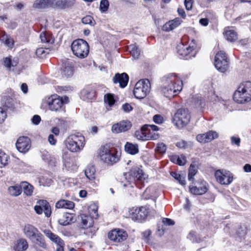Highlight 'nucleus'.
Segmentation results:
<instances>
[{"label":"nucleus","instance_id":"f257e3e1","mask_svg":"<svg viewBox=\"0 0 251 251\" xmlns=\"http://www.w3.org/2000/svg\"><path fill=\"white\" fill-rule=\"evenodd\" d=\"M161 94L171 98L177 95L182 89V81L175 74H169L162 78Z\"/></svg>","mask_w":251,"mask_h":251},{"label":"nucleus","instance_id":"f03ea898","mask_svg":"<svg viewBox=\"0 0 251 251\" xmlns=\"http://www.w3.org/2000/svg\"><path fill=\"white\" fill-rule=\"evenodd\" d=\"M233 100L238 103H242L251 100V81H245L240 84L234 92Z\"/></svg>","mask_w":251,"mask_h":251},{"label":"nucleus","instance_id":"7ed1b4c3","mask_svg":"<svg viewBox=\"0 0 251 251\" xmlns=\"http://www.w3.org/2000/svg\"><path fill=\"white\" fill-rule=\"evenodd\" d=\"M99 156L103 162L111 165L116 163L119 159L117 151L108 145L100 147L99 149Z\"/></svg>","mask_w":251,"mask_h":251},{"label":"nucleus","instance_id":"20e7f679","mask_svg":"<svg viewBox=\"0 0 251 251\" xmlns=\"http://www.w3.org/2000/svg\"><path fill=\"white\" fill-rule=\"evenodd\" d=\"M71 49L73 54L80 58L87 56L89 52V46L88 43L81 39L74 41L72 44Z\"/></svg>","mask_w":251,"mask_h":251},{"label":"nucleus","instance_id":"39448f33","mask_svg":"<svg viewBox=\"0 0 251 251\" xmlns=\"http://www.w3.org/2000/svg\"><path fill=\"white\" fill-rule=\"evenodd\" d=\"M84 137L83 136L72 135L65 141V146L68 150L73 152L80 151L84 146Z\"/></svg>","mask_w":251,"mask_h":251},{"label":"nucleus","instance_id":"423d86ee","mask_svg":"<svg viewBox=\"0 0 251 251\" xmlns=\"http://www.w3.org/2000/svg\"><path fill=\"white\" fill-rule=\"evenodd\" d=\"M191 116L187 109L181 108L177 110L174 116L173 122L178 128H182L190 122Z\"/></svg>","mask_w":251,"mask_h":251},{"label":"nucleus","instance_id":"0eeeda50","mask_svg":"<svg viewBox=\"0 0 251 251\" xmlns=\"http://www.w3.org/2000/svg\"><path fill=\"white\" fill-rule=\"evenodd\" d=\"M67 97H61L57 95L50 96L47 100V103L49 109L54 112L60 111L64 103L68 101Z\"/></svg>","mask_w":251,"mask_h":251},{"label":"nucleus","instance_id":"6e6552de","mask_svg":"<svg viewBox=\"0 0 251 251\" xmlns=\"http://www.w3.org/2000/svg\"><path fill=\"white\" fill-rule=\"evenodd\" d=\"M150 89L151 84L148 79L140 80L135 85L134 95L137 99H143L150 92Z\"/></svg>","mask_w":251,"mask_h":251},{"label":"nucleus","instance_id":"1a4fd4ad","mask_svg":"<svg viewBox=\"0 0 251 251\" xmlns=\"http://www.w3.org/2000/svg\"><path fill=\"white\" fill-rule=\"evenodd\" d=\"M214 65L218 71L225 73L229 68V61L226 53L220 51L216 53L215 56Z\"/></svg>","mask_w":251,"mask_h":251},{"label":"nucleus","instance_id":"9d476101","mask_svg":"<svg viewBox=\"0 0 251 251\" xmlns=\"http://www.w3.org/2000/svg\"><path fill=\"white\" fill-rule=\"evenodd\" d=\"M129 217L134 221L141 222L145 219L149 213L148 210L144 206L132 207L129 209Z\"/></svg>","mask_w":251,"mask_h":251},{"label":"nucleus","instance_id":"9b49d317","mask_svg":"<svg viewBox=\"0 0 251 251\" xmlns=\"http://www.w3.org/2000/svg\"><path fill=\"white\" fill-rule=\"evenodd\" d=\"M215 176L217 181L222 185H229L233 180L232 174L230 172L226 170H219L216 171Z\"/></svg>","mask_w":251,"mask_h":251},{"label":"nucleus","instance_id":"f8f14e48","mask_svg":"<svg viewBox=\"0 0 251 251\" xmlns=\"http://www.w3.org/2000/svg\"><path fill=\"white\" fill-rule=\"evenodd\" d=\"M130 176L129 184L132 183H134L136 182L142 183L145 180L146 176L143 170L140 168L136 167L132 168L129 172Z\"/></svg>","mask_w":251,"mask_h":251},{"label":"nucleus","instance_id":"ddd939ff","mask_svg":"<svg viewBox=\"0 0 251 251\" xmlns=\"http://www.w3.org/2000/svg\"><path fill=\"white\" fill-rule=\"evenodd\" d=\"M16 146L20 152L23 153L27 152L30 148V139L26 136L19 137L17 141Z\"/></svg>","mask_w":251,"mask_h":251},{"label":"nucleus","instance_id":"4468645a","mask_svg":"<svg viewBox=\"0 0 251 251\" xmlns=\"http://www.w3.org/2000/svg\"><path fill=\"white\" fill-rule=\"evenodd\" d=\"M127 237L126 231L123 230H112L108 233V238L111 240L119 243L125 241Z\"/></svg>","mask_w":251,"mask_h":251},{"label":"nucleus","instance_id":"2eb2a0df","mask_svg":"<svg viewBox=\"0 0 251 251\" xmlns=\"http://www.w3.org/2000/svg\"><path fill=\"white\" fill-rule=\"evenodd\" d=\"M190 191L194 195H202L207 191V184L203 180L198 181L195 186L189 187Z\"/></svg>","mask_w":251,"mask_h":251},{"label":"nucleus","instance_id":"dca6fc26","mask_svg":"<svg viewBox=\"0 0 251 251\" xmlns=\"http://www.w3.org/2000/svg\"><path fill=\"white\" fill-rule=\"evenodd\" d=\"M131 126V123L127 120H124L114 124L111 128L112 132L119 133L129 130Z\"/></svg>","mask_w":251,"mask_h":251},{"label":"nucleus","instance_id":"f3484780","mask_svg":"<svg viewBox=\"0 0 251 251\" xmlns=\"http://www.w3.org/2000/svg\"><path fill=\"white\" fill-rule=\"evenodd\" d=\"M145 129V134L147 135L148 140H156L159 138V134L157 131L159 128L154 125H145L144 126Z\"/></svg>","mask_w":251,"mask_h":251},{"label":"nucleus","instance_id":"a211bd4d","mask_svg":"<svg viewBox=\"0 0 251 251\" xmlns=\"http://www.w3.org/2000/svg\"><path fill=\"white\" fill-rule=\"evenodd\" d=\"M22 230L25 236L30 240L40 232L36 227L29 224H25Z\"/></svg>","mask_w":251,"mask_h":251},{"label":"nucleus","instance_id":"6ab92c4d","mask_svg":"<svg viewBox=\"0 0 251 251\" xmlns=\"http://www.w3.org/2000/svg\"><path fill=\"white\" fill-rule=\"evenodd\" d=\"M62 75L67 77L72 76L74 74L73 63L68 60H66L63 63L61 68Z\"/></svg>","mask_w":251,"mask_h":251},{"label":"nucleus","instance_id":"aec40b11","mask_svg":"<svg viewBox=\"0 0 251 251\" xmlns=\"http://www.w3.org/2000/svg\"><path fill=\"white\" fill-rule=\"evenodd\" d=\"M194 50V47L193 46H187L182 45L177 47V52L180 55L184 57L189 56L186 59L190 58L191 56H194V55L193 54Z\"/></svg>","mask_w":251,"mask_h":251},{"label":"nucleus","instance_id":"412c9836","mask_svg":"<svg viewBox=\"0 0 251 251\" xmlns=\"http://www.w3.org/2000/svg\"><path fill=\"white\" fill-rule=\"evenodd\" d=\"M28 248V242L26 239L24 238H21L15 241L13 246V251H26Z\"/></svg>","mask_w":251,"mask_h":251},{"label":"nucleus","instance_id":"4be33fe9","mask_svg":"<svg viewBox=\"0 0 251 251\" xmlns=\"http://www.w3.org/2000/svg\"><path fill=\"white\" fill-rule=\"evenodd\" d=\"M128 79V76L126 73L116 74L113 78V81L114 83H119L121 87L124 88L127 85Z\"/></svg>","mask_w":251,"mask_h":251},{"label":"nucleus","instance_id":"5701e85b","mask_svg":"<svg viewBox=\"0 0 251 251\" xmlns=\"http://www.w3.org/2000/svg\"><path fill=\"white\" fill-rule=\"evenodd\" d=\"M44 233L48 238L54 242L58 246H64V241L58 235L54 234L50 230H45L44 231Z\"/></svg>","mask_w":251,"mask_h":251},{"label":"nucleus","instance_id":"b1692460","mask_svg":"<svg viewBox=\"0 0 251 251\" xmlns=\"http://www.w3.org/2000/svg\"><path fill=\"white\" fill-rule=\"evenodd\" d=\"M181 22V20L179 18H176L173 20L169 21L164 25L162 29L166 31H171L177 27Z\"/></svg>","mask_w":251,"mask_h":251},{"label":"nucleus","instance_id":"393cba45","mask_svg":"<svg viewBox=\"0 0 251 251\" xmlns=\"http://www.w3.org/2000/svg\"><path fill=\"white\" fill-rule=\"evenodd\" d=\"M30 241L42 249H47V245L43 235L40 232H39L34 237H33V239Z\"/></svg>","mask_w":251,"mask_h":251},{"label":"nucleus","instance_id":"a878e982","mask_svg":"<svg viewBox=\"0 0 251 251\" xmlns=\"http://www.w3.org/2000/svg\"><path fill=\"white\" fill-rule=\"evenodd\" d=\"M81 223L83 228L90 227L94 224V218L88 214H81L80 215Z\"/></svg>","mask_w":251,"mask_h":251},{"label":"nucleus","instance_id":"bb28decb","mask_svg":"<svg viewBox=\"0 0 251 251\" xmlns=\"http://www.w3.org/2000/svg\"><path fill=\"white\" fill-rule=\"evenodd\" d=\"M75 206V203L74 202L65 200H61L58 201L55 204V207L57 208H66V209H73Z\"/></svg>","mask_w":251,"mask_h":251},{"label":"nucleus","instance_id":"cd10ccee","mask_svg":"<svg viewBox=\"0 0 251 251\" xmlns=\"http://www.w3.org/2000/svg\"><path fill=\"white\" fill-rule=\"evenodd\" d=\"M224 35L226 39L230 42H234L238 39L237 32L235 30L228 28L225 29Z\"/></svg>","mask_w":251,"mask_h":251},{"label":"nucleus","instance_id":"c85d7f7f","mask_svg":"<svg viewBox=\"0 0 251 251\" xmlns=\"http://www.w3.org/2000/svg\"><path fill=\"white\" fill-rule=\"evenodd\" d=\"M38 205L44 209V213L46 217H49L50 216L51 211V208L48 202L44 200H40L38 202Z\"/></svg>","mask_w":251,"mask_h":251},{"label":"nucleus","instance_id":"c756f323","mask_svg":"<svg viewBox=\"0 0 251 251\" xmlns=\"http://www.w3.org/2000/svg\"><path fill=\"white\" fill-rule=\"evenodd\" d=\"M95 168L92 165H88L85 170V175L86 177L90 181H93L95 179Z\"/></svg>","mask_w":251,"mask_h":251},{"label":"nucleus","instance_id":"7c9ffc66","mask_svg":"<svg viewBox=\"0 0 251 251\" xmlns=\"http://www.w3.org/2000/svg\"><path fill=\"white\" fill-rule=\"evenodd\" d=\"M74 216L72 214L66 213L58 220V223L62 226H67L69 225L73 220Z\"/></svg>","mask_w":251,"mask_h":251},{"label":"nucleus","instance_id":"2f4dec72","mask_svg":"<svg viewBox=\"0 0 251 251\" xmlns=\"http://www.w3.org/2000/svg\"><path fill=\"white\" fill-rule=\"evenodd\" d=\"M125 149L127 153L134 155L138 153L139 149L137 144H133L132 143L127 142L125 146Z\"/></svg>","mask_w":251,"mask_h":251},{"label":"nucleus","instance_id":"473e14b6","mask_svg":"<svg viewBox=\"0 0 251 251\" xmlns=\"http://www.w3.org/2000/svg\"><path fill=\"white\" fill-rule=\"evenodd\" d=\"M64 160V165L66 169L68 171H75L77 169V167L74 164L71 158H66V154L62 155Z\"/></svg>","mask_w":251,"mask_h":251},{"label":"nucleus","instance_id":"72a5a7b5","mask_svg":"<svg viewBox=\"0 0 251 251\" xmlns=\"http://www.w3.org/2000/svg\"><path fill=\"white\" fill-rule=\"evenodd\" d=\"M18 63V59H14L13 60L10 57L3 58V64L8 70H11L12 67L16 66Z\"/></svg>","mask_w":251,"mask_h":251},{"label":"nucleus","instance_id":"f704fd0d","mask_svg":"<svg viewBox=\"0 0 251 251\" xmlns=\"http://www.w3.org/2000/svg\"><path fill=\"white\" fill-rule=\"evenodd\" d=\"M22 189H23L24 194L27 196H30L33 192V187L27 182H23L21 183Z\"/></svg>","mask_w":251,"mask_h":251},{"label":"nucleus","instance_id":"c9c22d12","mask_svg":"<svg viewBox=\"0 0 251 251\" xmlns=\"http://www.w3.org/2000/svg\"><path fill=\"white\" fill-rule=\"evenodd\" d=\"M9 194L12 196H18L22 193V187L21 185H15L9 187L8 189Z\"/></svg>","mask_w":251,"mask_h":251},{"label":"nucleus","instance_id":"e433bc0d","mask_svg":"<svg viewBox=\"0 0 251 251\" xmlns=\"http://www.w3.org/2000/svg\"><path fill=\"white\" fill-rule=\"evenodd\" d=\"M94 97V93L89 89H83L80 92V98L84 100H91Z\"/></svg>","mask_w":251,"mask_h":251},{"label":"nucleus","instance_id":"4c0bfd02","mask_svg":"<svg viewBox=\"0 0 251 251\" xmlns=\"http://www.w3.org/2000/svg\"><path fill=\"white\" fill-rule=\"evenodd\" d=\"M48 5V0H36L34 2L33 6L35 8L42 9L47 8Z\"/></svg>","mask_w":251,"mask_h":251},{"label":"nucleus","instance_id":"58836bf2","mask_svg":"<svg viewBox=\"0 0 251 251\" xmlns=\"http://www.w3.org/2000/svg\"><path fill=\"white\" fill-rule=\"evenodd\" d=\"M104 101L105 104L110 107L112 106L115 102L114 95L110 93L105 94L104 97Z\"/></svg>","mask_w":251,"mask_h":251},{"label":"nucleus","instance_id":"ea45409f","mask_svg":"<svg viewBox=\"0 0 251 251\" xmlns=\"http://www.w3.org/2000/svg\"><path fill=\"white\" fill-rule=\"evenodd\" d=\"M40 38L42 43L52 44L54 42V39L48 33L42 32Z\"/></svg>","mask_w":251,"mask_h":251},{"label":"nucleus","instance_id":"a19ab883","mask_svg":"<svg viewBox=\"0 0 251 251\" xmlns=\"http://www.w3.org/2000/svg\"><path fill=\"white\" fill-rule=\"evenodd\" d=\"M198 172V167L196 165L191 164L189 169L188 179L190 181H194V176L196 175Z\"/></svg>","mask_w":251,"mask_h":251},{"label":"nucleus","instance_id":"79ce46f5","mask_svg":"<svg viewBox=\"0 0 251 251\" xmlns=\"http://www.w3.org/2000/svg\"><path fill=\"white\" fill-rule=\"evenodd\" d=\"M4 44L9 48L12 49L14 47V40L12 37L8 35H4L2 37Z\"/></svg>","mask_w":251,"mask_h":251},{"label":"nucleus","instance_id":"37998d69","mask_svg":"<svg viewBox=\"0 0 251 251\" xmlns=\"http://www.w3.org/2000/svg\"><path fill=\"white\" fill-rule=\"evenodd\" d=\"M130 52L132 57L135 59H138L140 55V50L135 45H131L129 47Z\"/></svg>","mask_w":251,"mask_h":251},{"label":"nucleus","instance_id":"c03bdc74","mask_svg":"<svg viewBox=\"0 0 251 251\" xmlns=\"http://www.w3.org/2000/svg\"><path fill=\"white\" fill-rule=\"evenodd\" d=\"M9 157L5 152L0 150V168L6 166L8 163Z\"/></svg>","mask_w":251,"mask_h":251},{"label":"nucleus","instance_id":"a18cd8bd","mask_svg":"<svg viewBox=\"0 0 251 251\" xmlns=\"http://www.w3.org/2000/svg\"><path fill=\"white\" fill-rule=\"evenodd\" d=\"M146 133L145 129L144 128V126H143L140 130L136 131L135 136L138 140H148L147 135L145 134Z\"/></svg>","mask_w":251,"mask_h":251},{"label":"nucleus","instance_id":"49530a36","mask_svg":"<svg viewBox=\"0 0 251 251\" xmlns=\"http://www.w3.org/2000/svg\"><path fill=\"white\" fill-rule=\"evenodd\" d=\"M88 213L89 215L92 217L94 219H96L98 217V208L96 205L92 204L88 207Z\"/></svg>","mask_w":251,"mask_h":251},{"label":"nucleus","instance_id":"de8ad7c7","mask_svg":"<svg viewBox=\"0 0 251 251\" xmlns=\"http://www.w3.org/2000/svg\"><path fill=\"white\" fill-rule=\"evenodd\" d=\"M82 23L85 25H89L94 26L96 24V22L93 18L91 16H86L82 19Z\"/></svg>","mask_w":251,"mask_h":251},{"label":"nucleus","instance_id":"09e8293b","mask_svg":"<svg viewBox=\"0 0 251 251\" xmlns=\"http://www.w3.org/2000/svg\"><path fill=\"white\" fill-rule=\"evenodd\" d=\"M207 137V143L219 137V134L215 131L210 130L206 133Z\"/></svg>","mask_w":251,"mask_h":251},{"label":"nucleus","instance_id":"8fccbe9b","mask_svg":"<svg viewBox=\"0 0 251 251\" xmlns=\"http://www.w3.org/2000/svg\"><path fill=\"white\" fill-rule=\"evenodd\" d=\"M171 175L173 177L177 180L181 185H185L186 184V181L185 180L184 177L183 176L178 174H177L176 172H172Z\"/></svg>","mask_w":251,"mask_h":251},{"label":"nucleus","instance_id":"3c124183","mask_svg":"<svg viewBox=\"0 0 251 251\" xmlns=\"http://www.w3.org/2000/svg\"><path fill=\"white\" fill-rule=\"evenodd\" d=\"M109 3L108 0H101L100 1V9L102 13L106 12L109 8Z\"/></svg>","mask_w":251,"mask_h":251},{"label":"nucleus","instance_id":"603ef678","mask_svg":"<svg viewBox=\"0 0 251 251\" xmlns=\"http://www.w3.org/2000/svg\"><path fill=\"white\" fill-rule=\"evenodd\" d=\"M187 238L192 241V242L198 243L201 241L199 237L196 235V232L194 231H191L188 235Z\"/></svg>","mask_w":251,"mask_h":251},{"label":"nucleus","instance_id":"864d4df0","mask_svg":"<svg viewBox=\"0 0 251 251\" xmlns=\"http://www.w3.org/2000/svg\"><path fill=\"white\" fill-rule=\"evenodd\" d=\"M47 53L46 50L42 48L37 49L36 51V55L40 58L46 57Z\"/></svg>","mask_w":251,"mask_h":251},{"label":"nucleus","instance_id":"5fc2aeb1","mask_svg":"<svg viewBox=\"0 0 251 251\" xmlns=\"http://www.w3.org/2000/svg\"><path fill=\"white\" fill-rule=\"evenodd\" d=\"M236 233L240 238L244 237L247 233V228L245 226H240L237 230Z\"/></svg>","mask_w":251,"mask_h":251},{"label":"nucleus","instance_id":"6e6d98bb","mask_svg":"<svg viewBox=\"0 0 251 251\" xmlns=\"http://www.w3.org/2000/svg\"><path fill=\"white\" fill-rule=\"evenodd\" d=\"M195 104L197 107L202 108L204 105V102L201 97L198 96L197 97V99L195 101Z\"/></svg>","mask_w":251,"mask_h":251},{"label":"nucleus","instance_id":"4d7b16f0","mask_svg":"<svg viewBox=\"0 0 251 251\" xmlns=\"http://www.w3.org/2000/svg\"><path fill=\"white\" fill-rule=\"evenodd\" d=\"M196 138L197 140L201 143H207V137L206 133L198 135Z\"/></svg>","mask_w":251,"mask_h":251},{"label":"nucleus","instance_id":"13d9d810","mask_svg":"<svg viewBox=\"0 0 251 251\" xmlns=\"http://www.w3.org/2000/svg\"><path fill=\"white\" fill-rule=\"evenodd\" d=\"M167 149L166 146L163 143L157 144V151L161 153H163L166 151Z\"/></svg>","mask_w":251,"mask_h":251},{"label":"nucleus","instance_id":"bf43d9fd","mask_svg":"<svg viewBox=\"0 0 251 251\" xmlns=\"http://www.w3.org/2000/svg\"><path fill=\"white\" fill-rule=\"evenodd\" d=\"M153 122L157 124H161L163 123V118L160 115L156 114L153 117Z\"/></svg>","mask_w":251,"mask_h":251},{"label":"nucleus","instance_id":"052dcab7","mask_svg":"<svg viewBox=\"0 0 251 251\" xmlns=\"http://www.w3.org/2000/svg\"><path fill=\"white\" fill-rule=\"evenodd\" d=\"M6 112L3 108L0 107V124L2 123L6 118Z\"/></svg>","mask_w":251,"mask_h":251},{"label":"nucleus","instance_id":"680f3d73","mask_svg":"<svg viewBox=\"0 0 251 251\" xmlns=\"http://www.w3.org/2000/svg\"><path fill=\"white\" fill-rule=\"evenodd\" d=\"M188 144L187 142L181 140L176 143V146L181 149H186L188 147Z\"/></svg>","mask_w":251,"mask_h":251},{"label":"nucleus","instance_id":"e2e57ef3","mask_svg":"<svg viewBox=\"0 0 251 251\" xmlns=\"http://www.w3.org/2000/svg\"><path fill=\"white\" fill-rule=\"evenodd\" d=\"M186 162V160L184 155H178V160H177L176 164H178L180 166H183L185 164Z\"/></svg>","mask_w":251,"mask_h":251},{"label":"nucleus","instance_id":"0e129e2a","mask_svg":"<svg viewBox=\"0 0 251 251\" xmlns=\"http://www.w3.org/2000/svg\"><path fill=\"white\" fill-rule=\"evenodd\" d=\"M184 5L186 10H191L193 5V0H185Z\"/></svg>","mask_w":251,"mask_h":251},{"label":"nucleus","instance_id":"69168bd1","mask_svg":"<svg viewBox=\"0 0 251 251\" xmlns=\"http://www.w3.org/2000/svg\"><path fill=\"white\" fill-rule=\"evenodd\" d=\"M31 121L33 124L38 125L41 121V118L39 115H35L32 117Z\"/></svg>","mask_w":251,"mask_h":251},{"label":"nucleus","instance_id":"338daca9","mask_svg":"<svg viewBox=\"0 0 251 251\" xmlns=\"http://www.w3.org/2000/svg\"><path fill=\"white\" fill-rule=\"evenodd\" d=\"M231 142L232 144L239 146L240 145V139L239 137L232 136L231 137Z\"/></svg>","mask_w":251,"mask_h":251},{"label":"nucleus","instance_id":"774afa93","mask_svg":"<svg viewBox=\"0 0 251 251\" xmlns=\"http://www.w3.org/2000/svg\"><path fill=\"white\" fill-rule=\"evenodd\" d=\"M122 108L126 112H129L132 109L131 106L128 103H125L123 104Z\"/></svg>","mask_w":251,"mask_h":251}]
</instances>
